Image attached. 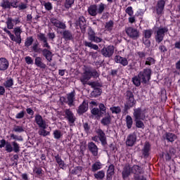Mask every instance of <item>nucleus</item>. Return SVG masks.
Wrapping results in <instances>:
<instances>
[{
    "label": "nucleus",
    "mask_w": 180,
    "mask_h": 180,
    "mask_svg": "<svg viewBox=\"0 0 180 180\" xmlns=\"http://www.w3.org/2000/svg\"><path fill=\"white\" fill-rule=\"evenodd\" d=\"M126 34L132 40H137L140 37V31L133 27H128L125 29Z\"/></svg>",
    "instance_id": "nucleus-8"
},
{
    "label": "nucleus",
    "mask_w": 180,
    "mask_h": 180,
    "mask_svg": "<svg viewBox=\"0 0 180 180\" xmlns=\"http://www.w3.org/2000/svg\"><path fill=\"white\" fill-rule=\"evenodd\" d=\"M125 122H126L127 129H131V127L133 126V118H131V116L127 115Z\"/></svg>",
    "instance_id": "nucleus-39"
},
{
    "label": "nucleus",
    "mask_w": 180,
    "mask_h": 180,
    "mask_svg": "<svg viewBox=\"0 0 180 180\" xmlns=\"http://www.w3.org/2000/svg\"><path fill=\"white\" fill-rule=\"evenodd\" d=\"M151 74H152L151 69L146 68L143 69L142 71L139 72L138 75H139V78L141 79L142 84H147V82H149L150 79H151Z\"/></svg>",
    "instance_id": "nucleus-6"
},
{
    "label": "nucleus",
    "mask_w": 180,
    "mask_h": 180,
    "mask_svg": "<svg viewBox=\"0 0 180 180\" xmlns=\"http://www.w3.org/2000/svg\"><path fill=\"white\" fill-rule=\"evenodd\" d=\"M115 62L117 63V64H120L123 67H126L127 65H129V60L127 58L122 57L119 55H116L114 58Z\"/></svg>",
    "instance_id": "nucleus-23"
},
{
    "label": "nucleus",
    "mask_w": 180,
    "mask_h": 180,
    "mask_svg": "<svg viewBox=\"0 0 180 180\" xmlns=\"http://www.w3.org/2000/svg\"><path fill=\"white\" fill-rule=\"evenodd\" d=\"M99 169H102V163L101 162H96L91 166L92 172H96V171H99Z\"/></svg>",
    "instance_id": "nucleus-35"
},
{
    "label": "nucleus",
    "mask_w": 180,
    "mask_h": 180,
    "mask_svg": "<svg viewBox=\"0 0 180 180\" xmlns=\"http://www.w3.org/2000/svg\"><path fill=\"white\" fill-rule=\"evenodd\" d=\"M19 11H25V9H27V4L21 2L18 7Z\"/></svg>",
    "instance_id": "nucleus-60"
},
{
    "label": "nucleus",
    "mask_w": 180,
    "mask_h": 180,
    "mask_svg": "<svg viewBox=\"0 0 180 180\" xmlns=\"http://www.w3.org/2000/svg\"><path fill=\"white\" fill-rule=\"evenodd\" d=\"M110 110L112 115H119L120 113H122V108H120V106H112L110 108Z\"/></svg>",
    "instance_id": "nucleus-36"
},
{
    "label": "nucleus",
    "mask_w": 180,
    "mask_h": 180,
    "mask_svg": "<svg viewBox=\"0 0 180 180\" xmlns=\"http://www.w3.org/2000/svg\"><path fill=\"white\" fill-rule=\"evenodd\" d=\"M19 1L18 0H11V8H15V9H17V8H18L19 5Z\"/></svg>",
    "instance_id": "nucleus-61"
},
{
    "label": "nucleus",
    "mask_w": 180,
    "mask_h": 180,
    "mask_svg": "<svg viewBox=\"0 0 180 180\" xmlns=\"http://www.w3.org/2000/svg\"><path fill=\"white\" fill-rule=\"evenodd\" d=\"M79 172H82V167L77 166L75 167L71 171V174L72 175H78Z\"/></svg>",
    "instance_id": "nucleus-53"
},
{
    "label": "nucleus",
    "mask_w": 180,
    "mask_h": 180,
    "mask_svg": "<svg viewBox=\"0 0 180 180\" xmlns=\"http://www.w3.org/2000/svg\"><path fill=\"white\" fill-rule=\"evenodd\" d=\"M42 56L46 58L49 63H51L53 61V52L50 51V49H43Z\"/></svg>",
    "instance_id": "nucleus-27"
},
{
    "label": "nucleus",
    "mask_w": 180,
    "mask_h": 180,
    "mask_svg": "<svg viewBox=\"0 0 180 180\" xmlns=\"http://www.w3.org/2000/svg\"><path fill=\"white\" fill-rule=\"evenodd\" d=\"M34 65L41 70H46L47 68V65L43 62V58L40 56H37L35 58Z\"/></svg>",
    "instance_id": "nucleus-25"
},
{
    "label": "nucleus",
    "mask_w": 180,
    "mask_h": 180,
    "mask_svg": "<svg viewBox=\"0 0 180 180\" xmlns=\"http://www.w3.org/2000/svg\"><path fill=\"white\" fill-rule=\"evenodd\" d=\"M59 22H60V20H57L55 18H52L51 19V23H52V25H53L55 26V27H57V26L58 25Z\"/></svg>",
    "instance_id": "nucleus-64"
},
{
    "label": "nucleus",
    "mask_w": 180,
    "mask_h": 180,
    "mask_svg": "<svg viewBox=\"0 0 180 180\" xmlns=\"http://www.w3.org/2000/svg\"><path fill=\"white\" fill-rule=\"evenodd\" d=\"M131 174H134V179H135V176H140L141 174H144V172L143 171V168L141 167L134 165L131 167Z\"/></svg>",
    "instance_id": "nucleus-24"
},
{
    "label": "nucleus",
    "mask_w": 180,
    "mask_h": 180,
    "mask_svg": "<svg viewBox=\"0 0 180 180\" xmlns=\"http://www.w3.org/2000/svg\"><path fill=\"white\" fill-rule=\"evenodd\" d=\"M101 54L103 57H105V58H110V57L115 54V46L112 45L104 46L101 49Z\"/></svg>",
    "instance_id": "nucleus-9"
},
{
    "label": "nucleus",
    "mask_w": 180,
    "mask_h": 180,
    "mask_svg": "<svg viewBox=\"0 0 180 180\" xmlns=\"http://www.w3.org/2000/svg\"><path fill=\"white\" fill-rule=\"evenodd\" d=\"M84 46L85 47H89V49H91L93 50H99V46H98V45L95 44H93L92 42L85 41Z\"/></svg>",
    "instance_id": "nucleus-38"
},
{
    "label": "nucleus",
    "mask_w": 180,
    "mask_h": 180,
    "mask_svg": "<svg viewBox=\"0 0 180 180\" xmlns=\"http://www.w3.org/2000/svg\"><path fill=\"white\" fill-rule=\"evenodd\" d=\"M105 8H106V5L103 3H100L98 5L91 4L87 8V12L90 16L95 17L96 15H102L103 11H105Z\"/></svg>",
    "instance_id": "nucleus-4"
},
{
    "label": "nucleus",
    "mask_w": 180,
    "mask_h": 180,
    "mask_svg": "<svg viewBox=\"0 0 180 180\" xmlns=\"http://www.w3.org/2000/svg\"><path fill=\"white\" fill-rule=\"evenodd\" d=\"M1 6L3 9H11V1L9 0H3L1 4Z\"/></svg>",
    "instance_id": "nucleus-43"
},
{
    "label": "nucleus",
    "mask_w": 180,
    "mask_h": 180,
    "mask_svg": "<svg viewBox=\"0 0 180 180\" xmlns=\"http://www.w3.org/2000/svg\"><path fill=\"white\" fill-rule=\"evenodd\" d=\"M63 39L65 40V41H68L70 40H74V35L72 32L70 30H65L62 33Z\"/></svg>",
    "instance_id": "nucleus-29"
},
{
    "label": "nucleus",
    "mask_w": 180,
    "mask_h": 180,
    "mask_svg": "<svg viewBox=\"0 0 180 180\" xmlns=\"http://www.w3.org/2000/svg\"><path fill=\"white\" fill-rule=\"evenodd\" d=\"M35 123L40 127L41 129H47V124H46V120L43 119V117L37 114L34 118Z\"/></svg>",
    "instance_id": "nucleus-15"
},
{
    "label": "nucleus",
    "mask_w": 180,
    "mask_h": 180,
    "mask_svg": "<svg viewBox=\"0 0 180 180\" xmlns=\"http://www.w3.org/2000/svg\"><path fill=\"white\" fill-rule=\"evenodd\" d=\"M9 68V60L6 58H0V71H6Z\"/></svg>",
    "instance_id": "nucleus-26"
},
{
    "label": "nucleus",
    "mask_w": 180,
    "mask_h": 180,
    "mask_svg": "<svg viewBox=\"0 0 180 180\" xmlns=\"http://www.w3.org/2000/svg\"><path fill=\"white\" fill-rule=\"evenodd\" d=\"M137 141V135L136 133L129 134L125 142V144L127 147H133L134 144H136V141Z\"/></svg>",
    "instance_id": "nucleus-14"
},
{
    "label": "nucleus",
    "mask_w": 180,
    "mask_h": 180,
    "mask_svg": "<svg viewBox=\"0 0 180 180\" xmlns=\"http://www.w3.org/2000/svg\"><path fill=\"white\" fill-rule=\"evenodd\" d=\"M131 174V167L129 164H126L122 172V179H127Z\"/></svg>",
    "instance_id": "nucleus-20"
},
{
    "label": "nucleus",
    "mask_w": 180,
    "mask_h": 180,
    "mask_svg": "<svg viewBox=\"0 0 180 180\" xmlns=\"http://www.w3.org/2000/svg\"><path fill=\"white\" fill-rule=\"evenodd\" d=\"M177 139L178 136L175 134L171 132H166L165 134V139L169 143H174Z\"/></svg>",
    "instance_id": "nucleus-30"
},
{
    "label": "nucleus",
    "mask_w": 180,
    "mask_h": 180,
    "mask_svg": "<svg viewBox=\"0 0 180 180\" xmlns=\"http://www.w3.org/2000/svg\"><path fill=\"white\" fill-rule=\"evenodd\" d=\"M91 113L93 116H96V117H102V114H101V111H99L98 108H93L91 110Z\"/></svg>",
    "instance_id": "nucleus-40"
},
{
    "label": "nucleus",
    "mask_w": 180,
    "mask_h": 180,
    "mask_svg": "<svg viewBox=\"0 0 180 180\" xmlns=\"http://www.w3.org/2000/svg\"><path fill=\"white\" fill-rule=\"evenodd\" d=\"M77 26H79L82 33L85 34L86 32V20L84 15L79 17L77 21L76 22Z\"/></svg>",
    "instance_id": "nucleus-11"
},
{
    "label": "nucleus",
    "mask_w": 180,
    "mask_h": 180,
    "mask_svg": "<svg viewBox=\"0 0 180 180\" xmlns=\"http://www.w3.org/2000/svg\"><path fill=\"white\" fill-rule=\"evenodd\" d=\"M165 8V1L159 0L158 1L156 6L153 7V12L156 13L158 18H161L164 15V8Z\"/></svg>",
    "instance_id": "nucleus-7"
},
{
    "label": "nucleus",
    "mask_w": 180,
    "mask_h": 180,
    "mask_svg": "<svg viewBox=\"0 0 180 180\" xmlns=\"http://www.w3.org/2000/svg\"><path fill=\"white\" fill-rule=\"evenodd\" d=\"M101 73L96 70V69H87L86 70L82 76L80 78V82L83 85H86L88 84V81L91 79V78H99Z\"/></svg>",
    "instance_id": "nucleus-2"
},
{
    "label": "nucleus",
    "mask_w": 180,
    "mask_h": 180,
    "mask_svg": "<svg viewBox=\"0 0 180 180\" xmlns=\"http://www.w3.org/2000/svg\"><path fill=\"white\" fill-rule=\"evenodd\" d=\"M113 20H110L109 22H107L105 23V27L108 32H111V30L113 29Z\"/></svg>",
    "instance_id": "nucleus-51"
},
{
    "label": "nucleus",
    "mask_w": 180,
    "mask_h": 180,
    "mask_svg": "<svg viewBox=\"0 0 180 180\" xmlns=\"http://www.w3.org/2000/svg\"><path fill=\"white\" fill-rule=\"evenodd\" d=\"M155 64V59L153 57H148L145 61V65H154Z\"/></svg>",
    "instance_id": "nucleus-47"
},
{
    "label": "nucleus",
    "mask_w": 180,
    "mask_h": 180,
    "mask_svg": "<svg viewBox=\"0 0 180 180\" xmlns=\"http://www.w3.org/2000/svg\"><path fill=\"white\" fill-rule=\"evenodd\" d=\"M22 32V31L20 27H16L13 30V33L15 34V37L14 36L13 41H15L17 44H20V43H22V36H20Z\"/></svg>",
    "instance_id": "nucleus-17"
},
{
    "label": "nucleus",
    "mask_w": 180,
    "mask_h": 180,
    "mask_svg": "<svg viewBox=\"0 0 180 180\" xmlns=\"http://www.w3.org/2000/svg\"><path fill=\"white\" fill-rule=\"evenodd\" d=\"M98 110L100 111L101 116H103V115L106 113V106H105V104L101 103L98 105Z\"/></svg>",
    "instance_id": "nucleus-50"
},
{
    "label": "nucleus",
    "mask_w": 180,
    "mask_h": 180,
    "mask_svg": "<svg viewBox=\"0 0 180 180\" xmlns=\"http://www.w3.org/2000/svg\"><path fill=\"white\" fill-rule=\"evenodd\" d=\"M38 134L39 136H43V137H46V136H50V131H46V129L41 128L38 131Z\"/></svg>",
    "instance_id": "nucleus-55"
},
{
    "label": "nucleus",
    "mask_w": 180,
    "mask_h": 180,
    "mask_svg": "<svg viewBox=\"0 0 180 180\" xmlns=\"http://www.w3.org/2000/svg\"><path fill=\"white\" fill-rule=\"evenodd\" d=\"M65 119L68 121L69 124H74L75 123V115H74V112L71 111L70 109L65 110Z\"/></svg>",
    "instance_id": "nucleus-16"
},
{
    "label": "nucleus",
    "mask_w": 180,
    "mask_h": 180,
    "mask_svg": "<svg viewBox=\"0 0 180 180\" xmlns=\"http://www.w3.org/2000/svg\"><path fill=\"white\" fill-rule=\"evenodd\" d=\"M25 63L28 64V65H33L34 63L33 62V59L30 56H26L25 58Z\"/></svg>",
    "instance_id": "nucleus-62"
},
{
    "label": "nucleus",
    "mask_w": 180,
    "mask_h": 180,
    "mask_svg": "<svg viewBox=\"0 0 180 180\" xmlns=\"http://www.w3.org/2000/svg\"><path fill=\"white\" fill-rule=\"evenodd\" d=\"M13 23V18L8 17L7 18V21L6 22V24L7 25V29L10 30L13 29V27L15 26Z\"/></svg>",
    "instance_id": "nucleus-44"
},
{
    "label": "nucleus",
    "mask_w": 180,
    "mask_h": 180,
    "mask_svg": "<svg viewBox=\"0 0 180 180\" xmlns=\"http://www.w3.org/2000/svg\"><path fill=\"white\" fill-rule=\"evenodd\" d=\"M91 95L93 98H98V96L102 95V89L100 88H95Z\"/></svg>",
    "instance_id": "nucleus-37"
},
{
    "label": "nucleus",
    "mask_w": 180,
    "mask_h": 180,
    "mask_svg": "<svg viewBox=\"0 0 180 180\" xmlns=\"http://www.w3.org/2000/svg\"><path fill=\"white\" fill-rule=\"evenodd\" d=\"M87 148L92 155H94V157H98V148L95 143L89 142L87 144Z\"/></svg>",
    "instance_id": "nucleus-21"
},
{
    "label": "nucleus",
    "mask_w": 180,
    "mask_h": 180,
    "mask_svg": "<svg viewBox=\"0 0 180 180\" xmlns=\"http://www.w3.org/2000/svg\"><path fill=\"white\" fill-rule=\"evenodd\" d=\"M13 131H14V133H23L25 128L23 126L15 125L13 128Z\"/></svg>",
    "instance_id": "nucleus-48"
},
{
    "label": "nucleus",
    "mask_w": 180,
    "mask_h": 180,
    "mask_svg": "<svg viewBox=\"0 0 180 180\" xmlns=\"http://www.w3.org/2000/svg\"><path fill=\"white\" fill-rule=\"evenodd\" d=\"M44 6L46 11H52L53 10V4L50 1L44 3Z\"/></svg>",
    "instance_id": "nucleus-57"
},
{
    "label": "nucleus",
    "mask_w": 180,
    "mask_h": 180,
    "mask_svg": "<svg viewBox=\"0 0 180 180\" xmlns=\"http://www.w3.org/2000/svg\"><path fill=\"white\" fill-rule=\"evenodd\" d=\"M137 56L139 57L140 60L146 58V53L144 51H138L136 52Z\"/></svg>",
    "instance_id": "nucleus-63"
},
{
    "label": "nucleus",
    "mask_w": 180,
    "mask_h": 180,
    "mask_svg": "<svg viewBox=\"0 0 180 180\" xmlns=\"http://www.w3.org/2000/svg\"><path fill=\"white\" fill-rule=\"evenodd\" d=\"M124 96L126 102L124 105V112H127V110H129V109L136 106L137 101H136L134 94H133L131 90H127L124 94Z\"/></svg>",
    "instance_id": "nucleus-3"
},
{
    "label": "nucleus",
    "mask_w": 180,
    "mask_h": 180,
    "mask_svg": "<svg viewBox=\"0 0 180 180\" xmlns=\"http://www.w3.org/2000/svg\"><path fill=\"white\" fill-rule=\"evenodd\" d=\"M26 112L25 110H21L20 112L17 113L15 115V119H23Z\"/></svg>",
    "instance_id": "nucleus-59"
},
{
    "label": "nucleus",
    "mask_w": 180,
    "mask_h": 180,
    "mask_svg": "<svg viewBox=\"0 0 180 180\" xmlns=\"http://www.w3.org/2000/svg\"><path fill=\"white\" fill-rule=\"evenodd\" d=\"M34 41V39H33V37H27L25 41V46L27 47V49H29V47L33 44Z\"/></svg>",
    "instance_id": "nucleus-42"
},
{
    "label": "nucleus",
    "mask_w": 180,
    "mask_h": 180,
    "mask_svg": "<svg viewBox=\"0 0 180 180\" xmlns=\"http://www.w3.org/2000/svg\"><path fill=\"white\" fill-rule=\"evenodd\" d=\"M88 39L91 43H101L102 42V38L96 36V33H95V31H94L92 27H89L88 29Z\"/></svg>",
    "instance_id": "nucleus-10"
},
{
    "label": "nucleus",
    "mask_w": 180,
    "mask_h": 180,
    "mask_svg": "<svg viewBox=\"0 0 180 180\" xmlns=\"http://www.w3.org/2000/svg\"><path fill=\"white\" fill-rule=\"evenodd\" d=\"M3 85L6 89L12 88L14 85L13 79L12 77H7Z\"/></svg>",
    "instance_id": "nucleus-32"
},
{
    "label": "nucleus",
    "mask_w": 180,
    "mask_h": 180,
    "mask_svg": "<svg viewBox=\"0 0 180 180\" xmlns=\"http://www.w3.org/2000/svg\"><path fill=\"white\" fill-rule=\"evenodd\" d=\"M132 82L135 86H140L141 85V79L139 77V75L132 77Z\"/></svg>",
    "instance_id": "nucleus-45"
},
{
    "label": "nucleus",
    "mask_w": 180,
    "mask_h": 180,
    "mask_svg": "<svg viewBox=\"0 0 180 180\" xmlns=\"http://www.w3.org/2000/svg\"><path fill=\"white\" fill-rule=\"evenodd\" d=\"M126 13L129 15V16H133L134 14V11H133V7L131 6H128L126 10H125Z\"/></svg>",
    "instance_id": "nucleus-58"
},
{
    "label": "nucleus",
    "mask_w": 180,
    "mask_h": 180,
    "mask_svg": "<svg viewBox=\"0 0 180 180\" xmlns=\"http://www.w3.org/2000/svg\"><path fill=\"white\" fill-rule=\"evenodd\" d=\"M150 151H151V144L148 141H146L142 149V155L144 158L150 157Z\"/></svg>",
    "instance_id": "nucleus-22"
},
{
    "label": "nucleus",
    "mask_w": 180,
    "mask_h": 180,
    "mask_svg": "<svg viewBox=\"0 0 180 180\" xmlns=\"http://www.w3.org/2000/svg\"><path fill=\"white\" fill-rule=\"evenodd\" d=\"M112 122V118L110 117V115H108L107 116L102 118L101 120V124L103 126H109L110 124V122Z\"/></svg>",
    "instance_id": "nucleus-33"
},
{
    "label": "nucleus",
    "mask_w": 180,
    "mask_h": 180,
    "mask_svg": "<svg viewBox=\"0 0 180 180\" xmlns=\"http://www.w3.org/2000/svg\"><path fill=\"white\" fill-rule=\"evenodd\" d=\"M134 120H145L146 112L141 110V108H138L134 110Z\"/></svg>",
    "instance_id": "nucleus-13"
},
{
    "label": "nucleus",
    "mask_w": 180,
    "mask_h": 180,
    "mask_svg": "<svg viewBox=\"0 0 180 180\" xmlns=\"http://www.w3.org/2000/svg\"><path fill=\"white\" fill-rule=\"evenodd\" d=\"M96 133L98 136V139L101 143V146H103V147H106V146H108V141L106 139V134H105V132L103 131V130H102V129H98L96 131Z\"/></svg>",
    "instance_id": "nucleus-12"
},
{
    "label": "nucleus",
    "mask_w": 180,
    "mask_h": 180,
    "mask_svg": "<svg viewBox=\"0 0 180 180\" xmlns=\"http://www.w3.org/2000/svg\"><path fill=\"white\" fill-rule=\"evenodd\" d=\"M10 137L11 140H15V141H23V137L22 136H18L15 134H11Z\"/></svg>",
    "instance_id": "nucleus-52"
},
{
    "label": "nucleus",
    "mask_w": 180,
    "mask_h": 180,
    "mask_svg": "<svg viewBox=\"0 0 180 180\" xmlns=\"http://www.w3.org/2000/svg\"><path fill=\"white\" fill-rule=\"evenodd\" d=\"M113 175H115V165H110L107 170L106 180H112Z\"/></svg>",
    "instance_id": "nucleus-31"
},
{
    "label": "nucleus",
    "mask_w": 180,
    "mask_h": 180,
    "mask_svg": "<svg viewBox=\"0 0 180 180\" xmlns=\"http://www.w3.org/2000/svg\"><path fill=\"white\" fill-rule=\"evenodd\" d=\"M37 39L39 40V41H42L44 44L42 45V47L44 49H46L47 50H51V46H50V44H49V42L47 41V37H46V35L43 33H39L37 34Z\"/></svg>",
    "instance_id": "nucleus-18"
},
{
    "label": "nucleus",
    "mask_w": 180,
    "mask_h": 180,
    "mask_svg": "<svg viewBox=\"0 0 180 180\" xmlns=\"http://www.w3.org/2000/svg\"><path fill=\"white\" fill-rule=\"evenodd\" d=\"M168 33V27H158V30L155 32V40L158 44H160L164 40L165 37V34Z\"/></svg>",
    "instance_id": "nucleus-5"
},
{
    "label": "nucleus",
    "mask_w": 180,
    "mask_h": 180,
    "mask_svg": "<svg viewBox=\"0 0 180 180\" xmlns=\"http://www.w3.org/2000/svg\"><path fill=\"white\" fill-rule=\"evenodd\" d=\"M3 30H4V32H5V33H6L9 36V37H10L11 40H12V41H13V40H15V35L13 34L12 32H11V31H9L8 28L5 27L3 29Z\"/></svg>",
    "instance_id": "nucleus-56"
},
{
    "label": "nucleus",
    "mask_w": 180,
    "mask_h": 180,
    "mask_svg": "<svg viewBox=\"0 0 180 180\" xmlns=\"http://www.w3.org/2000/svg\"><path fill=\"white\" fill-rule=\"evenodd\" d=\"M53 137L56 140H60V139L63 137V134L61 133V131L58 129L53 131Z\"/></svg>",
    "instance_id": "nucleus-54"
},
{
    "label": "nucleus",
    "mask_w": 180,
    "mask_h": 180,
    "mask_svg": "<svg viewBox=\"0 0 180 180\" xmlns=\"http://www.w3.org/2000/svg\"><path fill=\"white\" fill-rule=\"evenodd\" d=\"M88 109H89L88 101L84 100L82 103L78 107L77 113L78 115H84V113H86V112H88Z\"/></svg>",
    "instance_id": "nucleus-19"
},
{
    "label": "nucleus",
    "mask_w": 180,
    "mask_h": 180,
    "mask_svg": "<svg viewBox=\"0 0 180 180\" xmlns=\"http://www.w3.org/2000/svg\"><path fill=\"white\" fill-rule=\"evenodd\" d=\"M143 33L144 39H151V36H153V30H145Z\"/></svg>",
    "instance_id": "nucleus-46"
},
{
    "label": "nucleus",
    "mask_w": 180,
    "mask_h": 180,
    "mask_svg": "<svg viewBox=\"0 0 180 180\" xmlns=\"http://www.w3.org/2000/svg\"><path fill=\"white\" fill-rule=\"evenodd\" d=\"M4 147H5V151H6V153H12L14 151L18 153L20 152V146H19V143H18L16 141H13L11 144V143L6 141V140L1 139L0 140V148H4Z\"/></svg>",
    "instance_id": "nucleus-1"
},
{
    "label": "nucleus",
    "mask_w": 180,
    "mask_h": 180,
    "mask_svg": "<svg viewBox=\"0 0 180 180\" xmlns=\"http://www.w3.org/2000/svg\"><path fill=\"white\" fill-rule=\"evenodd\" d=\"M94 176L96 179L103 180V178H105V171L100 170V171L97 172L96 173H94Z\"/></svg>",
    "instance_id": "nucleus-34"
},
{
    "label": "nucleus",
    "mask_w": 180,
    "mask_h": 180,
    "mask_svg": "<svg viewBox=\"0 0 180 180\" xmlns=\"http://www.w3.org/2000/svg\"><path fill=\"white\" fill-rule=\"evenodd\" d=\"M134 122L137 129H144V127H146L144 122H143L141 120H134Z\"/></svg>",
    "instance_id": "nucleus-49"
},
{
    "label": "nucleus",
    "mask_w": 180,
    "mask_h": 180,
    "mask_svg": "<svg viewBox=\"0 0 180 180\" xmlns=\"http://www.w3.org/2000/svg\"><path fill=\"white\" fill-rule=\"evenodd\" d=\"M74 4H75V0H65L64 3V8L68 10L72 8Z\"/></svg>",
    "instance_id": "nucleus-41"
},
{
    "label": "nucleus",
    "mask_w": 180,
    "mask_h": 180,
    "mask_svg": "<svg viewBox=\"0 0 180 180\" xmlns=\"http://www.w3.org/2000/svg\"><path fill=\"white\" fill-rule=\"evenodd\" d=\"M67 99L68 103V106H74V101H75V90H73L70 93L67 94Z\"/></svg>",
    "instance_id": "nucleus-28"
}]
</instances>
